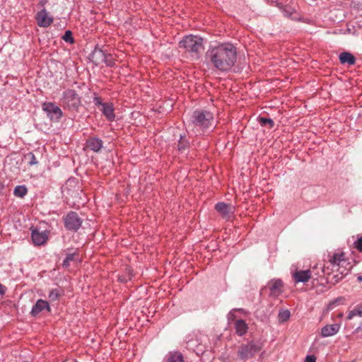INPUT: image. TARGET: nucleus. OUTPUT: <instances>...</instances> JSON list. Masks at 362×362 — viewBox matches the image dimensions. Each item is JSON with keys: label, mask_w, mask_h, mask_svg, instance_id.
Listing matches in <instances>:
<instances>
[{"label": "nucleus", "mask_w": 362, "mask_h": 362, "mask_svg": "<svg viewBox=\"0 0 362 362\" xmlns=\"http://www.w3.org/2000/svg\"><path fill=\"white\" fill-rule=\"evenodd\" d=\"M205 58L209 65L218 71L226 72L231 69L237 60V49L231 43L210 45Z\"/></svg>", "instance_id": "f257e3e1"}, {"label": "nucleus", "mask_w": 362, "mask_h": 362, "mask_svg": "<svg viewBox=\"0 0 362 362\" xmlns=\"http://www.w3.org/2000/svg\"><path fill=\"white\" fill-rule=\"evenodd\" d=\"M179 47L184 48L186 52L191 53L195 58H198L204 49L203 39L197 35H187L179 42Z\"/></svg>", "instance_id": "f03ea898"}, {"label": "nucleus", "mask_w": 362, "mask_h": 362, "mask_svg": "<svg viewBox=\"0 0 362 362\" xmlns=\"http://www.w3.org/2000/svg\"><path fill=\"white\" fill-rule=\"evenodd\" d=\"M192 122L195 127L201 129H209L214 125L213 114L209 111L196 110L193 112Z\"/></svg>", "instance_id": "7ed1b4c3"}, {"label": "nucleus", "mask_w": 362, "mask_h": 362, "mask_svg": "<svg viewBox=\"0 0 362 362\" xmlns=\"http://www.w3.org/2000/svg\"><path fill=\"white\" fill-rule=\"evenodd\" d=\"M261 349V346L254 341L240 346L237 354L242 360L249 359L255 356Z\"/></svg>", "instance_id": "20e7f679"}, {"label": "nucleus", "mask_w": 362, "mask_h": 362, "mask_svg": "<svg viewBox=\"0 0 362 362\" xmlns=\"http://www.w3.org/2000/svg\"><path fill=\"white\" fill-rule=\"evenodd\" d=\"M329 262L332 266V269L339 272L341 275L346 274V269H341L347 264L345 258V254L343 252H335L332 255H329Z\"/></svg>", "instance_id": "39448f33"}, {"label": "nucleus", "mask_w": 362, "mask_h": 362, "mask_svg": "<svg viewBox=\"0 0 362 362\" xmlns=\"http://www.w3.org/2000/svg\"><path fill=\"white\" fill-rule=\"evenodd\" d=\"M94 103L95 105L99 107L103 115L108 121L112 122L115 120V115L114 112L115 109L112 103H103L102 100L98 97L94 98Z\"/></svg>", "instance_id": "423d86ee"}, {"label": "nucleus", "mask_w": 362, "mask_h": 362, "mask_svg": "<svg viewBox=\"0 0 362 362\" xmlns=\"http://www.w3.org/2000/svg\"><path fill=\"white\" fill-rule=\"evenodd\" d=\"M62 103L69 109H76L81 103L80 98L74 90H66L63 93Z\"/></svg>", "instance_id": "0eeeda50"}, {"label": "nucleus", "mask_w": 362, "mask_h": 362, "mask_svg": "<svg viewBox=\"0 0 362 362\" xmlns=\"http://www.w3.org/2000/svg\"><path fill=\"white\" fill-rule=\"evenodd\" d=\"M81 223L78 214L74 211L69 213L64 218V225L68 230H77Z\"/></svg>", "instance_id": "6e6552de"}, {"label": "nucleus", "mask_w": 362, "mask_h": 362, "mask_svg": "<svg viewBox=\"0 0 362 362\" xmlns=\"http://www.w3.org/2000/svg\"><path fill=\"white\" fill-rule=\"evenodd\" d=\"M42 109L53 121H58L62 116V111L52 103H45L42 105Z\"/></svg>", "instance_id": "1a4fd4ad"}, {"label": "nucleus", "mask_w": 362, "mask_h": 362, "mask_svg": "<svg viewBox=\"0 0 362 362\" xmlns=\"http://www.w3.org/2000/svg\"><path fill=\"white\" fill-rule=\"evenodd\" d=\"M215 209L219 214L226 219L230 218L235 211V208L233 205L224 202L217 203L215 206Z\"/></svg>", "instance_id": "9d476101"}, {"label": "nucleus", "mask_w": 362, "mask_h": 362, "mask_svg": "<svg viewBox=\"0 0 362 362\" xmlns=\"http://www.w3.org/2000/svg\"><path fill=\"white\" fill-rule=\"evenodd\" d=\"M37 23L40 27L47 28L53 22V18L45 10L40 11L36 15Z\"/></svg>", "instance_id": "9b49d317"}, {"label": "nucleus", "mask_w": 362, "mask_h": 362, "mask_svg": "<svg viewBox=\"0 0 362 362\" xmlns=\"http://www.w3.org/2000/svg\"><path fill=\"white\" fill-rule=\"evenodd\" d=\"M31 238L35 245H42L45 244L48 239V232L46 230L40 231L37 228L32 230Z\"/></svg>", "instance_id": "f8f14e48"}, {"label": "nucleus", "mask_w": 362, "mask_h": 362, "mask_svg": "<svg viewBox=\"0 0 362 362\" xmlns=\"http://www.w3.org/2000/svg\"><path fill=\"white\" fill-rule=\"evenodd\" d=\"M267 286L270 291V295L273 296H278L283 291V282L280 279L271 280Z\"/></svg>", "instance_id": "ddd939ff"}, {"label": "nucleus", "mask_w": 362, "mask_h": 362, "mask_svg": "<svg viewBox=\"0 0 362 362\" xmlns=\"http://www.w3.org/2000/svg\"><path fill=\"white\" fill-rule=\"evenodd\" d=\"M312 277V273L310 269L299 270L293 274V278L296 283H306Z\"/></svg>", "instance_id": "4468645a"}, {"label": "nucleus", "mask_w": 362, "mask_h": 362, "mask_svg": "<svg viewBox=\"0 0 362 362\" xmlns=\"http://www.w3.org/2000/svg\"><path fill=\"white\" fill-rule=\"evenodd\" d=\"M45 310L49 311L50 308L49 303L44 300L40 299L33 306L30 313L32 315L36 316Z\"/></svg>", "instance_id": "2eb2a0df"}, {"label": "nucleus", "mask_w": 362, "mask_h": 362, "mask_svg": "<svg viewBox=\"0 0 362 362\" xmlns=\"http://www.w3.org/2000/svg\"><path fill=\"white\" fill-rule=\"evenodd\" d=\"M340 329L339 324L327 325L321 329V335L322 337H332L336 334Z\"/></svg>", "instance_id": "dca6fc26"}, {"label": "nucleus", "mask_w": 362, "mask_h": 362, "mask_svg": "<svg viewBox=\"0 0 362 362\" xmlns=\"http://www.w3.org/2000/svg\"><path fill=\"white\" fill-rule=\"evenodd\" d=\"M103 147V141L97 137L90 138L87 141V148L94 152H98Z\"/></svg>", "instance_id": "f3484780"}, {"label": "nucleus", "mask_w": 362, "mask_h": 362, "mask_svg": "<svg viewBox=\"0 0 362 362\" xmlns=\"http://www.w3.org/2000/svg\"><path fill=\"white\" fill-rule=\"evenodd\" d=\"M339 61L343 64L354 65L356 62V58L351 53L344 52L339 54Z\"/></svg>", "instance_id": "a211bd4d"}, {"label": "nucleus", "mask_w": 362, "mask_h": 362, "mask_svg": "<svg viewBox=\"0 0 362 362\" xmlns=\"http://www.w3.org/2000/svg\"><path fill=\"white\" fill-rule=\"evenodd\" d=\"M235 329L239 336H243L247 332L248 327L243 320H238L235 322Z\"/></svg>", "instance_id": "6ab92c4d"}, {"label": "nucleus", "mask_w": 362, "mask_h": 362, "mask_svg": "<svg viewBox=\"0 0 362 362\" xmlns=\"http://www.w3.org/2000/svg\"><path fill=\"white\" fill-rule=\"evenodd\" d=\"M280 8L282 10L284 16L287 18H290L292 20L299 21L300 18L297 16V13L295 10L290 6H281Z\"/></svg>", "instance_id": "aec40b11"}, {"label": "nucleus", "mask_w": 362, "mask_h": 362, "mask_svg": "<svg viewBox=\"0 0 362 362\" xmlns=\"http://www.w3.org/2000/svg\"><path fill=\"white\" fill-rule=\"evenodd\" d=\"M356 316L362 317V304L358 305L354 310L349 311L346 320H350Z\"/></svg>", "instance_id": "412c9836"}, {"label": "nucleus", "mask_w": 362, "mask_h": 362, "mask_svg": "<svg viewBox=\"0 0 362 362\" xmlns=\"http://www.w3.org/2000/svg\"><path fill=\"white\" fill-rule=\"evenodd\" d=\"M28 192L27 188L24 185H19L15 187L13 194L17 197L23 198Z\"/></svg>", "instance_id": "4be33fe9"}, {"label": "nucleus", "mask_w": 362, "mask_h": 362, "mask_svg": "<svg viewBox=\"0 0 362 362\" xmlns=\"http://www.w3.org/2000/svg\"><path fill=\"white\" fill-rule=\"evenodd\" d=\"M167 362H185L181 353L174 352L168 356Z\"/></svg>", "instance_id": "5701e85b"}, {"label": "nucleus", "mask_w": 362, "mask_h": 362, "mask_svg": "<svg viewBox=\"0 0 362 362\" xmlns=\"http://www.w3.org/2000/svg\"><path fill=\"white\" fill-rule=\"evenodd\" d=\"M278 317L281 322H286L290 317V312L288 310H281Z\"/></svg>", "instance_id": "b1692460"}, {"label": "nucleus", "mask_w": 362, "mask_h": 362, "mask_svg": "<svg viewBox=\"0 0 362 362\" xmlns=\"http://www.w3.org/2000/svg\"><path fill=\"white\" fill-rule=\"evenodd\" d=\"M187 146H188L187 141L185 140V137L184 136H180V139L179 143H178V145H177L178 150L180 151H183L184 150L186 149Z\"/></svg>", "instance_id": "393cba45"}, {"label": "nucleus", "mask_w": 362, "mask_h": 362, "mask_svg": "<svg viewBox=\"0 0 362 362\" xmlns=\"http://www.w3.org/2000/svg\"><path fill=\"white\" fill-rule=\"evenodd\" d=\"M62 39L69 43H73L74 42V38L72 37V33L70 30H66L64 35L62 37Z\"/></svg>", "instance_id": "a878e982"}, {"label": "nucleus", "mask_w": 362, "mask_h": 362, "mask_svg": "<svg viewBox=\"0 0 362 362\" xmlns=\"http://www.w3.org/2000/svg\"><path fill=\"white\" fill-rule=\"evenodd\" d=\"M75 254L67 255L66 259L63 262V267L67 268L70 265V262L74 260Z\"/></svg>", "instance_id": "bb28decb"}, {"label": "nucleus", "mask_w": 362, "mask_h": 362, "mask_svg": "<svg viewBox=\"0 0 362 362\" xmlns=\"http://www.w3.org/2000/svg\"><path fill=\"white\" fill-rule=\"evenodd\" d=\"M259 122L262 126L269 125L270 127H272L274 126V121L270 118L261 117L259 119Z\"/></svg>", "instance_id": "cd10ccee"}, {"label": "nucleus", "mask_w": 362, "mask_h": 362, "mask_svg": "<svg viewBox=\"0 0 362 362\" xmlns=\"http://www.w3.org/2000/svg\"><path fill=\"white\" fill-rule=\"evenodd\" d=\"M60 293L57 289H54L50 291L49 294V298L51 300H56L59 296Z\"/></svg>", "instance_id": "c85d7f7f"}, {"label": "nucleus", "mask_w": 362, "mask_h": 362, "mask_svg": "<svg viewBox=\"0 0 362 362\" xmlns=\"http://www.w3.org/2000/svg\"><path fill=\"white\" fill-rule=\"evenodd\" d=\"M104 62L109 66H112L115 64L111 55H105L104 57Z\"/></svg>", "instance_id": "c756f323"}, {"label": "nucleus", "mask_w": 362, "mask_h": 362, "mask_svg": "<svg viewBox=\"0 0 362 362\" xmlns=\"http://www.w3.org/2000/svg\"><path fill=\"white\" fill-rule=\"evenodd\" d=\"M355 246L358 250L362 252V237L359 238L355 243Z\"/></svg>", "instance_id": "7c9ffc66"}, {"label": "nucleus", "mask_w": 362, "mask_h": 362, "mask_svg": "<svg viewBox=\"0 0 362 362\" xmlns=\"http://www.w3.org/2000/svg\"><path fill=\"white\" fill-rule=\"evenodd\" d=\"M28 156H30V165H35L38 163L33 153H29Z\"/></svg>", "instance_id": "2f4dec72"}, {"label": "nucleus", "mask_w": 362, "mask_h": 362, "mask_svg": "<svg viewBox=\"0 0 362 362\" xmlns=\"http://www.w3.org/2000/svg\"><path fill=\"white\" fill-rule=\"evenodd\" d=\"M316 358L313 355L307 356L304 360V362H315Z\"/></svg>", "instance_id": "473e14b6"}, {"label": "nucleus", "mask_w": 362, "mask_h": 362, "mask_svg": "<svg viewBox=\"0 0 362 362\" xmlns=\"http://www.w3.org/2000/svg\"><path fill=\"white\" fill-rule=\"evenodd\" d=\"M5 293V287L0 284V293L4 294Z\"/></svg>", "instance_id": "72a5a7b5"}, {"label": "nucleus", "mask_w": 362, "mask_h": 362, "mask_svg": "<svg viewBox=\"0 0 362 362\" xmlns=\"http://www.w3.org/2000/svg\"><path fill=\"white\" fill-rule=\"evenodd\" d=\"M358 281H362V276H358Z\"/></svg>", "instance_id": "f704fd0d"}, {"label": "nucleus", "mask_w": 362, "mask_h": 362, "mask_svg": "<svg viewBox=\"0 0 362 362\" xmlns=\"http://www.w3.org/2000/svg\"><path fill=\"white\" fill-rule=\"evenodd\" d=\"M342 316H343V313H340V314L339 315V317H341Z\"/></svg>", "instance_id": "c9c22d12"}]
</instances>
